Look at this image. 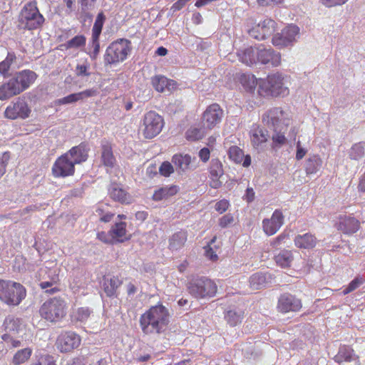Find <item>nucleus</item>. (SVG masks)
Instances as JSON below:
<instances>
[{
	"mask_svg": "<svg viewBox=\"0 0 365 365\" xmlns=\"http://www.w3.org/2000/svg\"><path fill=\"white\" fill-rule=\"evenodd\" d=\"M170 322L168 309L162 304L152 306L143 313L139 320L144 334L154 335L164 333Z\"/></svg>",
	"mask_w": 365,
	"mask_h": 365,
	"instance_id": "obj_1",
	"label": "nucleus"
},
{
	"mask_svg": "<svg viewBox=\"0 0 365 365\" xmlns=\"http://www.w3.org/2000/svg\"><path fill=\"white\" fill-rule=\"evenodd\" d=\"M37 77V74L29 69L9 74L8 80L0 86V101L9 100L23 93L35 82Z\"/></svg>",
	"mask_w": 365,
	"mask_h": 365,
	"instance_id": "obj_2",
	"label": "nucleus"
},
{
	"mask_svg": "<svg viewBox=\"0 0 365 365\" xmlns=\"http://www.w3.org/2000/svg\"><path fill=\"white\" fill-rule=\"evenodd\" d=\"M262 121L273 130L272 140L274 146L281 147L285 144L284 133L290 123L288 113L281 108H272L263 114Z\"/></svg>",
	"mask_w": 365,
	"mask_h": 365,
	"instance_id": "obj_3",
	"label": "nucleus"
},
{
	"mask_svg": "<svg viewBox=\"0 0 365 365\" xmlns=\"http://www.w3.org/2000/svg\"><path fill=\"white\" fill-rule=\"evenodd\" d=\"M253 85L255 81H252ZM259 84L257 92L262 96H282L284 97L289 94V89L285 86L284 78L279 73L269 75L266 81L260 79L256 84Z\"/></svg>",
	"mask_w": 365,
	"mask_h": 365,
	"instance_id": "obj_4",
	"label": "nucleus"
},
{
	"mask_svg": "<svg viewBox=\"0 0 365 365\" xmlns=\"http://www.w3.org/2000/svg\"><path fill=\"white\" fill-rule=\"evenodd\" d=\"M26 290L19 282L0 279V301L8 306H18L26 297Z\"/></svg>",
	"mask_w": 365,
	"mask_h": 365,
	"instance_id": "obj_5",
	"label": "nucleus"
},
{
	"mask_svg": "<svg viewBox=\"0 0 365 365\" xmlns=\"http://www.w3.org/2000/svg\"><path fill=\"white\" fill-rule=\"evenodd\" d=\"M132 51L131 41L118 38L109 44L103 56L105 66L117 64L124 61Z\"/></svg>",
	"mask_w": 365,
	"mask_h": 365,
	"instance_id": "obj_6",
	"label": "nucleus"
},
{
	"mask_svg": "<svg viewBox=\"0 0 365 365\" xmlns=\"http://www.w3.org/2000/svg\"><path fill=\"white\" fill-rule=\"evenodd\" d=\"M217 289L215 282L205 276H193L187 283L189 293L196 299L212 297Z\"/></svg>",
	"mask_w": 365,
	"mask_h": 365,
	"instance_id": "obj_7",
	"label": "nucleus"
},
{
	"mask_svg": "<svg viewBox=\"0 0 365 365\" xmlns=\"http://www.w3.org/2000/svg\"><path fill=\"white\" fill-rule=\"evenodd\" d=\"M19 21L21 28L28 30L36 29L43 24L44 18L40 14L36 2H29L24 6Z\"/></svg>",
	"mask_w": 365,
	"mask_h": 365,
	"instance_id": "obj_8",
	"label": "nucleus"
},
{
	"mask_svg": "<svg viewBox=\"0 0 365 365\" xmlns=\"http://www.w3.org/2000/svg\"><path fill=\"white\" fill-rule=\"evenodd\" d=\"M66 302L59 297L46 301L39 309L40 315L50 322H57L66 315Z\"/></svg>",
	"mask_w": 365,
	"mask_h": 365,
	"instance_id": "obj_9",
	"label": "nucleus"
},
{
	"mask_svg": "<svg viewBox=\"0 0 365 365\" xmlns=\"http://www.w3.org/2000/svg\"><path fill=\"white\" fill-rule=\"evenodd\" d=\"M163 127V119L155 111H149L145 115L142 129L145 138H154L160 133Z\"/></svg>",
	"mask_w": 365,
	"mask_h": 365,
	"instance_id": "obj_10",
	"label": "nucleus"
},
{
	"mask_svg": "<svg viewBox=\"0 0 365 365\" xmlns=\"http://www.w3.org/2000/svg\"><path fill=\"white\" fill-rule=\"evenodd\" d=\"M299 28L294 24H290L283 29L281 32L277 33L272 37V44L279 48L291 46L297 41Z\"/></svg>",
	"mask_w": 365,
	"mask_h": 365,
	"instance_id": "obj_11",
	"label": "nucleus"
},
{
	"mask_svg": "<svg viewBox=\"0 0 365 365\" xmlns=\"http://www.w3.org/2000/svg\"><path fill=\"white\" fill-rule=\"evenodd\" d=\"M302 307V300L290 293H283L278 298L277 309L280 313L297 312Z\"/></svg>",
	"mask_w": 365,
	"mask_h": 365,
	"instance_id": "obj_12",
	"label": "nucleus"
},
{
	"mask_svg": "<svg viewBox=\"0 0 365 365\" xmlns=\"http://www.w3.org/2000/svg\"><path fill=\"white\" fill-rule=\"evenodd\" d=\"M277 27V23L271 19H266L260 21L255 26L248 31L249 35L257 40H264L274 35Z\"/></svg>",
	"mask_w": 365,
	"mask_h": 365,
	"instance_id": "obj_13",
	"label": "nucleus"
},
{
	"mask_svg": "<svg viewBox=\"0 0 365 365\" xmlns=\"http://www.w3.org/2000/svg\"><path fill=\"white\" fill-rule=\"evenodd\" d=\"M31 113V109L28 103L21 99H18L15 102H12L5 110V116L7 118L15 120L17 118H27Z\"/></svg>",
	"mask_w": 365,
	"mask_h": 365,
	"instance_id": "obj_14",
	"label": "nucleus"
},
{
	"mask_svg": "<svg viewBox=\"0 0 365 365\" xmlns=\"http://www.w3.org/2000/svg\"><path fill=\"white\" fill-rule=\"evenodd\" d=\"M257 54V62L262 64L277 67L281 63V54L270 46L265 47L263 45H259Z\"/></svg>",
	"mask_w": 365,
	"mask_h": 365,
	"instance_id": "obj_15",
	"label": "nucleus"
},
{
	"mask_svg": "<svg viewBox=\"0 0 365 365\" xmlns=\"http://www.w3.org/2000/svg\"><path fill=\"white\" fill-rule=\"evenodd\" d=\"M223 111L220 106L213 103L208 106L202 115L203 126L207 129H212L217 124L220 123L222 117Z\"/></svg>",
	"mask_w": 365,
	"mask_h": 365,
	"instance_id": "obj_16",
	"label": "nucleus"
},
{
	"mask_svg": "<svg viewBox=\"0 0 365 365\" xmlns=\"http://www.w3.org/2000/svg\"><path fill=\"white\" fill-rule=\"evenodd\" d=\"M74 164L66 154L59 157L52 168V172L55 177H66L74 173Z\"/></svg>",
	"mask_w": 365,
	"mask_h": 365,
	"instance_id": "obj_17",
	"label": "nucleus"
},
{
	"mask_svg": "<svg viewBox=\"0 0 365 365\" xmlns=\"http://www.w3.org/2000/svg\"><path fill=\"white\" fill-rule=\"evenodd\" d=\"M80 344V336L72 331L61 334L57 339L58 348L61 352H70L78 347Z\"/></svg>",
	"mask_w": 365,
	"mask_h": 365,
	"instance_id": "obj_18",
	"label": "nucleus"
},
{
	"mask_svg": "<svg viewBox=\"0 0 365 365\" xmlns=\"http://www.w3.org/2000/svg\"><path fill=\"white\" fill-rule=\"evenodd\" d=\"M334 359L339 365H356L359 362V356L355 354L354 349L346 345L339 347Z\"/></svg>",
	"mask_w": 365,
	"mask_h": 365,
	"instance_id": "obj_19",
	"label": "nucleus"
},
{
	"mask_svg": "<svg viewBox=\"0 0 365 365\" xmlns=\"http://www.w3.org/2000/svg\"><path fill=\"white\" fill-rule=\"evenodd\" d=\"M284 223V215L279 210H275L270 219L262 220L264 232L269 235L275 234Z\"/></svg>",
	"mask_w": 365,
	"mask_h": 365,
	"instance_id": "obj_20",
	"label": "nucleus"
},
{
	"mask_svg": "<svg viewBox=\"0 0 365 365\" xmlns=\"http://www.w3.org/2000/svg\"><path fill=\"white\" fill-rule=\"evenodd\" d=\"M89 150L90 148L86 143H81L78 145L73 147L66 155L74 165L79 164L88 159Z\"/></svg>",
	"mask_w": 365,
	"mask_h": 365,
	"instance_id": "obj_21",
	"label": "nucleus"
},
{
	"mask_svg": "<svg viewBox=\"0 0 365 365\" xmlns=\"http://www.w3.org/2000/svg\"><path fill=\"white\" fill-rule=\"evenodd\" d=\"M336 226L337 230L344 234H353L358 231L360 223L355 217L344 215L339 217V222L336 224Z\"/></svg>",
	"mask_w": 365,
	"mask_h": 365,
	"instance_id": "obj_22",
	"label": "nucleus"
},
{
	"mask_svg": "<svg viewBox=\"0 0 365 365\" xmlns=\"http://www.w3.org/2000/svg\"><path fill=\"white\" fill-rule=\"evenodd\" d=\"M153 88L158 92L163 93L166 90L171 91L176 88L177 83L162 75H156L151 78Z\"/></svg>",
	"mask_w": 365,
	"mask_h": 365,
	"instance_id": "obj_23",
	"label": "nucleus"
},
{
	"mask_svg": "<svg viewBox=\"0 0 365 365\" xmlns=\"http://www.w3.org/2000/svg\"><path fill=\"white\" fill-rule=\"evenodd\" d=\"M192 158L188 154L178 153L173 156L172 163L178 174L185 173L190 169Z\"/></svg>",
	"mask_w": 365,
	"mask_h": 365,
	"instance_id": "obj_24",
	"label": "nucleus"
},
{
	"mask_svg": "<svg viewBox=\"0 0 365 365\" xmlns=\"http://www.w3.org/2000/svg\"><path fill=\"white\" fill-rule=\"evenodd\" d=\"M121 284L122 282L117 277H104L103 279L102 288L106 297H116L117 289Z\"/></svg>",
	"mask_w": 365,
	"mask_h": 365,
	"instance_id": "obj_25",
	"label": "nucleus"
},
{
	"mask_svg": "<svg viewBox=\"0 0 365 365\" xmlns=\"http://www.w3.org/2000/svg\"><path fill=\"white\" fill-rule=\"evenodd\" d=\"M257 53L258 46H250L237 53L240 61L247 66H252L257 62Z\"/></svg>",
	"mask_w": 365,
	"mask_h": 365,
	"instance_id": "obj_26",
	"label": "nucleus"
},
{
	"mask_svg": "<svg viewBox=\"0 0 365 365\" xmlns=\"http://www.w3.org/2000/svg\"><path fill=\"white\" fill-rule=\"evenodd\" d=\"M251 143L256 149H262V144L269 138L268 131L262 128L257 127L251 131Z\"/></svg>",
	"mask_w": 365,
	"mask_h": 365,
	"instance_id": "obj_27",
	"label": "nucleus"
},
{
	"mask_svg": "<svg viewBox=\"0 0 365 365\" xmlns=\"http://www.w3.org/2000/svg\"><path fill=\"white\" fill-rule=\"evenodd\" d=\"M317 238L311 233L298 235L294 238L295 245L301 249H312L317 245Z\"/></svg>",
	"mask_w": 365,
	"mask_h": 365,
	"instance_id": "obj_28",
	"label": "nucleus"
},
{
	"mask_svg": "<svg viewBox=\"0 0 365 365\" xmlns=\"http://www.w3.org/2000/svg\"><path fill=\"white\" fill-rule=\"evenodd\" d=\"M101 162L104 166L108 168H113L115 163L112 146L108 142H103L101 144Z\"/></svg>",
	"mask_w": 365,
	"mask_h": 365,
	"instance_id": "obj_29",
	"label": "nucleus"
},
{
	"mask_svg": "<svg viewBox=\"0 0 365 365\" xmlns=\"http://www.w3.org/2000/svg\"><path fill=\"white\" fill-rule=\"evenodd\" d=\"M110 197L115 201L120 203H129L130 196L123 188L118 184H112L108 190Z\"/></svg>",
	"mask_w": 365,
	"mask_h": 365,
	"instance_id": "obj_30",
	"label": "nucleus"
},
{
	"mask_svg": "<svg viewBox=\"0 0 365 365\" xmlns=\"http://www.w3.org/2000/svg\"><path fill=\"white\" fill-rule=\"evenodd\" d=\"M110 232L116 242H122L128 238L126 235V223L121 221H115L110 228Z\"/></svg>",
	"mask_w": 365,
	"mask_h": 365,
	"instance_id": "obj_31",
	"label": "nucleus"
},
{
	"mask_svg": "<svg viewBox=\"0 0 365 365\" xmlns=\"http://www.w3.org/2000/svg\"><path fill=\"white\" fill-rule=\"evenodd\" d=\"M16 53L12 51H8L5 59L0 62V75L4 78L8 77L11 67L16 63Z\"/></svg>",
	"mask_w": 365,
	"mask_h": 365,
	"instance_id": "obj_32",
	"label": "nucleus"
},
{
	"mask_svg": "<svg viewBox=\"0 0 365 365\" xmlns=\"http://www.w3.org/2000/svg\"><path fill=\"white\" fill-rule=\"evenodd\" d=\"M178 187L176 185L163 187L154 192L153 198L155 201H160L175 195L178 192Z\"/></svg>",
	"mask_w": 365,
	"mask_h": 365,
	"instance_id": "obj_33",
	"label": "nucleus"
},
{
	"mask_svg": "<svg viewBox=\"0 0 365 365\" xmlns=\"http://www.w3.org/2000/svg\"><path fill=\"white\" fill-rule=\"evenodd\" d=\"M243 318V312L236 308L227 310L225 314V319L231 327H235L241 323Z\"/></svg>",
	"mask_w": 365,
	"mask_h": 365,
	"instance_id": "obj_34",
	"label": "nucleus"
},
{
	"mask_svg": "<svg viewBox=\"0 0 365 365\" xmlns=\"http://www.w3.org/2000/svg\"><path fill=\"white\" fill-rule=\"evenodd\" d=\"M322 165V159L316 155L309 156L305 163V170L307 174H314L317 173Z\"/></svg>",
	"mask_w": 365,
	"mask_h": 365,
	"instance_id": "obj_35",
	"label": "nucleus"
},
{
	"mask_svg": "<svg viewBox=\"0 0 365 365\" xmlns=\"http://www.w3.org/2000/svg\"><path fill=\"white\" fill-rule=\"evenodd\" d=\"M274 260L279 266L284 268L289 267L293 260L292 253L289 250H282L274 256Z\"/></svg>",
	"mask_w": 365,
	"mask_h": 365,
	"instance_id": "obj_36",
	"label": "nucleus"
},
{
	"mask_svg": "<svg viewBox=\"0 0 365 365\" xmlns=\"http://www.w3.org/2000/svg\"><path fill=\"white\" fill-rule=\"evenodd\" d=\"M187 240L185 232H178L173 235L170 239L169 248L172 250H178L183 247Z\"/></svg>",
	"mask_w": 365,
	"mask_h": 365,
	"instance_id": "obj_37",
	"label": "nucleus"
},
{
	"mask_svg": "<svg viewBox=\"0 0 365 365\" xmlns=\"http://www.w3.org/2000/svg\"><path fill=\"white\" fill-rule=\"evenodd\" d=\"M266 284V277L263 273L257 272L250 277V285L252 289H259Z\"/></svg>",
	"mask_w": 365,
	"mask_h": 365,
	"instance_id": "obj_38",
	"label": "nucleus"
},
{
	"mask_svg": "<svg viewBox=\"0 0 365 365\" xmlns=\"http://www.w3.org/2000/svg\"><path fill=\"white\" fill-rule=\"evenodd\" d=\"M349 154L350 158L352 160H358L363 158L365 155V143L359 142L353 145Z\"/></svg>",
	"mask_w": 365,
	"mask_h": 365,
	"instance_id": "obj_39",
	"label": "nucleus"
},
{
	"mask_svg": "<svg viewBox=\"0 0 365 365\" xmlns=\"http://www.w3.org/2000/svg\"><path fill=\"white\" fill-rule=\"evenodd\" d=\"M32 350L30 348H25L19 350L13 357V364L15 365H20L26 362L31 356Z\"/></svg>",
	"mask_w": 365,
	"mask_h": 365,
	"instance_id": "obj_40",
	"label": "nucleus"
},
{
	"mask_svg": "<svg viewBox=\"0 0 365 365\" xmlns=\"http://www.w3.org/2000/svg\"><path fill=\"white\" fill-rule=\"evenodd\" d=\"M205 127L190 128L185 133L186 138L190 141H195L202 139L205 135Z\"/></svg>",
	"mask_w": 365,
	"mask_h": 365,
	"instance_id": "obj_41",
	"label": "nucleus"
},
{
	"mask_svg": "<svg viewBox=\"0 0 365 365\" xmlns=\"http://www.w3.org/2000/svg\"><path fill=\"white\" fill-rule=\"evenodd\" d=\"M86 38L83 35H77L71 39L66 41L63 46L66 49L78 48L86 45Z\"/></svg>",
	"mask_w": 365,
	"mask_h": 365,
	"instance_id": "obj_42",
	"label": "nucleus"
},
{
	"mask_svg": "<svg viewBox=\"0 0 365 365\" xmlns=\"http://www.w3.org/2000/svg\"><path fill=\"white\" fill-rule=\"evenodd\" d=\"M105 21V15L103 12H100L97 15L96 19L92 29V36L100 37Z\"/></svg>",
	"mask_w": 365,
	"mask_h": 365,
	"instance_id": "obj_43",
	"label": "nucleus"
},
{
	"mask_svg": "<svg viewBox=\"0 0 365 365\" xmlns=\"http://www.w3.org/2000/svg\"><path fill=\"white\" fill-rule=\"evenodd\" d=\"M5 329L8 331H18L21 326V320L14 317H7L4 322Z\"/></svg>",
	"mask_w": 365,
	"mask_h": 365,
	"instance_id": "obj_44",
	"label": "nucleus"
},
{
	"mask_svg": "<svg viewBox=\"0 0 365 365\" xmlns=\"http://www.w3.org/2000/svg\"><path fill=\"white\" fill-rule=\"evenodd\" d=\"M229 158L236 163H241L243 158V151L237 146H231L228 150Z\"/></svg>",
	"mask_w": 365,
	"mask_h": 365,
	"instance_id": "obj_45",
	"label": "nucleus"
},
{
	"mask_svg": "<svg viewBox=\"0 0 365 365\" xmlns=\"http://www.w3.org/2000/svg\"><path fill=\"white\" fill-rule=\"evenodd\" d=\"M222 163L218 159L211 160L210 173L215 178H220L223 175Z\"/></svg>",
	"mask_w": 365,
	"mask_h": 365,
	"instance_id": "obj_46",
	"label": "nucleus"
},
{
	"mask_svg": "<svg viewBox=\"0 0 365 365\" xmlns=\"http://www.w3.org/2000/svg\"><path fill=\"white\" fill-rule=\"evenodd\" d=\"M58 281L57 277H54L51 279V281H43L41 282L39 286L41 289H46V292L48 294H53L57 292L59 289L57 287H53L56 284Z\"/></svg>",
	"mask_w": 365,
	"mask_h": 365,
	"instance_id": "obj_47",
	"label": "nucleus"
},
{
	"mask_svg": "<svg viewBox=\"0 0 365 365\" xmlns=\"http://www.w3.org/2000/svg\"><path fill=\"white\" fill-rule=\"evenodd\" d=\"M99 38L100 37H91V42L90 43V46L93 48V50L88 52V54L89 55L92 61H96L98 58V56L100 53Z\"/></svg>",
	"mask_w": 365,
	"mask_h": 365,
	"instance_id": "obj_48",
	"label": "nucleus"
},
{
	"mask_svg": "<svg viewBox=\"0 0 365 365\" xmlns=\"http://www.w3.org/2000/svg\"><path fill=\"white\" fill-rule=\"evenodd\" d=\"M364 282V279L361 277H356L353 280H351L349 284L342 291L344 294H347L355 289H356L359 286L363 284Z\"/></svg>",
	"mask_w": 365,
	"mask_h": 365,
	"instance_id": "obj_49",
	"label": "nucleus"
},
{
	"mask_svg": "<svg viewBox=\"0 0 365 365\" xmlns=\"http://www.w3.org/2000/svg\"><path fill=\"white\" fill-rule=\"evenodd\" d=\"M79 101L78 93H71L66 97L55 101L56 106L73 103Z\"/></svg>",
	"mask_w": 365,
	"mask_h": 365,
	"instance_id": "obj_50",
	"label": "nucleus"
},
{
	"mask_svg": "<svg viewBox=\"0 0 365 365\" xmlns=\"http://www.w3.org/2000/svg\"><path fill=\"white\" fill-rule=\"evenodd\" d=\"M175 166L168 161L163 162L159 168L160 173L165 177H168L174 172Z\"/></svg>",
	"mask_w": 365,
	"mask_h": 365,
	"instance_id": "obj_51",
	"label": "nucleus"
},
{
	"mask_svg": "<svg viewBox=\"0 0 365 365\" xmlns=\"http://www.w3.org/2000/svg\"><path fill=\"white\" fill-rule=\"evenodd\" d=\"M97 238L101 240V242L113 245L115 243V240H114V237H113L110 230H109L108 232H99L97 234Z\"/></svg>",
	"mask_w": 365,
	"mask_h": 365,
	"instance_id": "obj_52",
	"label": "nucleus"
},
{
	"mask_svg": "<svg viewBox=\"0 0 365 365\" xmlns=\"http://www.w3.org/2000/svg\"><path fill=\"white\" fill-rule=\"evenodd\" d=\"M31 365H56V360L51 355H42L40 356L37 362Z\"/></svg>",
	"mask_w": 365,
	"mask_h": 365,
	"instance_id": "obj_53",
	"label": "nucleus"
},
{
	"mask_svg": "<svg viewBox=\"0 0 365 365\" xmlns=\"http://www.w3.org/2000/svg\"><path fill=\"white\" fill-rule=\"evenodd\" d=\"M92 311L88 307H81L77 312V319L80 322H86L90 317Z\"/></svg>",
	"mask_w": 365,
	"mask_h": 365,
	"instance_id": "obj_54",
	"label": "nucleus"
},
{
	"mask_svg": "<svg viewBox=\"0 0 365 365\" xmlns=\"http://www.w3.org/2000/svg\"><path fill=\"white\" fill-rule=\"evenodd\" d=\"M10 159V153L4 152L0 158V178L6 173V168Z\"/></svg>",
	"mask_w": 365,
	"mask_h": 365,
	"instance_id": "obj_55",
	"label": "nucleus"
},
{
	"mask_svg": "<svg viewBox=\"0 0 365 365\" xmlns=\"http://www.w3.org/2000/svg\"><path fill=\"white\" fill-rule=\"evenodd\" d=\"M98 94V91L97 88H93L91 89H87L83 91L78 93V98L80 100H83L87 98L96 96Z\"/></svg>",
	"mask_w": 365,
	"mask_h": 365,
	"instance_id": "obj_56",
	"label": "nucleus"
},
{
	"mask_svg": "<svg viewBox=\"0 0 365 365\" xmlns=\"http://www.w3.org/2000/svg\"><path fill=\"white\" fill-rule=\"evenodd\" d=\"M234 221V218L231 214H227L222 216L219 220V225L225 228L229 225L232 224Z\"/></svg>",
	"mask_w": 365,
	"mask_h": 365,
	"instance_id": "obj_57",
	"label": "nucleus"
},
{
	"mask_svg": "<svg viewBox=\"0 0 365 365\" xmlns=\"http://www.w3.org/2000/svg\"><path fill=\"white\" fill-rule=\"evenodd\" d=\"M198 156L203 163H207L210 157V149L206 147L202 148V149L200 150L198 153Z\"/></svg>",
	"mask_w": 365,
	"mask_h": 365,
	"instance_id": "obj_58",
	"label": "nucleus"
},
{
	"mask_svg": "<svg viewBox=\"0 0 365 365\" xmlns=\"http://www.w3.org/2000/svg\"><path fill=\"white\" fill-rule=\"evenodd\" d=\"M348 0H320V2L327 7H332L345 4Z\"/></svg>",
	"mask_w": 365,
	"mask_h": 365,
	"instance_id": "obj_59",
	"label": "nucleus"
},
{
	"mask_svg": "<svg viewBox=\"0 0 365 365\" xmlns=\"http://www.w3.org/2000/svg\"><path fill=\"white\" fill-rule=\"evenodd\" d=\"M287 237L288 235L287 234L282 233L271 242V245L277 249L280 247L282 242H284V240L287 239Z\"/></svg>",
	"mask_w": 365,
	"mask_h": 365,
	"instance_id": "obj_60",
	"label": "nucleus"
},
{
	"mask_svg": "<svg viewBox=\"0 0 365 365\" xmlns=\"http://www.w3.org/2000/svg\"><path fill=\"white\" fill-rule=\"evenodd\" d=\"M229 202L226 200H222L215 204V208L220 213L225 212L229 207Z\"/></svg>",
	"mask_w": 365,
	"mask_h": 365,
	"instance_id": "obj_61",
	"label": "nucleus"
},
{
	"mask_svg": "<svg viewBox=\"0 0 365 365\" xmlns=\"http://www.w3.org/2000/svg\"><path fill=\"white\" fill-rule=\"evenodd\" d=\"M2 339L8 344H11L13 347H19L21 346V341L19 340L14 339L9 334H4Z\"/></svg>",
	"mask_w": 365,
	"mask_h": 365,
	"instance_id": "obj_62",
	"label": "nucleus"
},
{
	"mask_svg": "<svg viewBox=\"0 0 365 365\" xmlns=\"http://www.w3.org/2000/svg\"><path fill=\"white\" fill-rule=\"evenodd\" d=\"M88 10V9H83L81 8V19L83 23H86L87 21L91 22L93 20V16L92 14L89 13Z\"/></svg>",
	"mask_w": 365,
	"mask_h": 365,
	"instance_id": "obj_63",
	"label": "nucleus"
},
{
	"mask_svg": "<svg viewBox=\"0 0 365 365\" xmlns=\"http://www.w3.org/2000/svg\"><path fill=\"white\" fill-rule=\"evenodd\" d=\"M88 66L86 65H77L76 74L78 76H89L90 73L88 71Z\"/></svg>",
	"mask_w": 365,
	"mask_h": 365,
	"instance_id": "obj_64",
	"label": "nucleus"
}]
</instances>
